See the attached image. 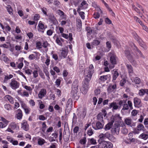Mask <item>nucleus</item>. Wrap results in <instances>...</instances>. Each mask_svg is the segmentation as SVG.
I'll list each match as a JSON object with an SVG mask.
<instances>
[{"label": "nucleus", "mask_w": 148, "mask_h": 148, "mask_svg": "<svg viewBox=\"0 0 148 148\" xmlns=\"http://www.w3.org/2000/svg\"><path fill=\"white\" fill-rule=\"evenodd\" d=\"M94 72V68L92 64L90 65L89 68L85 69L84 70L85 78L83 81L81 88L82 92L84 94H86L87 92L88 88L89 82Z\"/></svg>", "instance_id": "1"}, {"label": "nucleus", "mask_w": 148, "mask_h": 148, "mask_svg": "<svg viewBox=\"0 0 148 148\" xmlns=\"http://www.w3.org/2000/svg\"><path fill=\"white\" fill-rule=\"evenodd\" d=\"M78 83L77 80H75L73 84L71 92V94L73 96H75L77 95L78 87Z\"/></svg>", "instance_id": "2"}, {"label": "nucleus", "mask_w": 148, "mask_h": 148, "mask_svg": "<svg viewBox=\"0 0 148 148\" xmlns=\"http://www.w3.org/2000/svg\"><path fill=\"white\" fill-rule=\"evenodd\" d=\"M129 108L131 110L133 109L132 103V101H128L127 104L125 103L123 104V108L121 111V112L123 113H124L125 112V111L128 110Z\"/></svg>", "instance_id": "3"}, {"label": "nucleus", "mask_w": 148, "mask_h": 148, "mask_svg": "<svg viewBox=\"0 0 148 148\" xmlns=\"http://www.w3.org/2000/svg\"><path fill=\"white\" fill-rule=\"evenodd\" d=\"M19 83L17 81L12 79L9 83V85L10 87L13 90H16L18 88L19 86Z\"/></svg>", "instance_id": "4"}, {"label": "nucleus", "mask_w": 148, "mask_h": 148, "mask_svg": "<svg viewBox=\"0 0 148 148\" xmlns=\"http://www.w3.org/2000/svg\"><path fill=\"white\" fill-rule=\"evenodd\" d=\"M109 56L110 57V60L111 64H116L117 58L115 55L113 51H111L109 54Z\"/></svg>", "instance_id": "5"}, {"label": "nucleus", "mask_w": 148, "mask_h": 148, "mask_svg": "<svg viewBox=\"0 0 148 148\" xmlns=\"http://www.w3.org/2000/svg\"><path fill=\"white\" fill-rule=\"evenodd\" d=\"M125 53L130 62L134 66H136L137 64V63L136 61L134 60L130 52L128 51H126L125 52Z\"/></svg>", "instance_id": "6"}, {"label": "nucleus", "mask_w": 148, "mask_h": 148, "mask_svg": "<svg viewBox=\"0 0 148 148\" xmlns=\"http://www.w3.org/2000/svg\"><path fill=\"white\" fill-rule=\"evenodd\" d=\"M121 121V118L119 114H116L114 116H112L111 118L110 121H113V123L114 122H117L118 123H120Z\"/></svg>", "instance_id": "7"}, {"label": "nucleus", "mask_w": 148, "mask_h": 148, "mask_svg": "<svg viewBox=\"0 0 148 148\" xmlns=\"http://www.w3.org/2000/svg\"><path fill=\"white\" fill-rule=\"evenodd\" d=\"M47 28V26L45 25L42 21L39 22L38 27V31L41 32L43 33L44 30Z\"/></svg>", "instance_id": "8"}, {"label": "nucleus", "mask_w": 148, "mask_h": 148, "mask_svg": "<svg viewBox=\"0 0 148 148\" xmlns=\"http://www.w3.org/2000/svg\"><path fill=\"white\" fill-rule=\"evenodd\" d=\"M120 125L119 124H115L114 127L111 130V132L112 133L118 134L119 133L120 129Z\"/></svg>", "instance_id": "9"}, {"label": "nucleus", "mask_w": 148, "mask_h": 148, "mask_svg": "<svg viewBox=\"0 0 148 148\" xmlns=\"http://www.w3.org/2000/svg\"><path fill=\"white\" fill-rule=\"evenodd\" d=\"M125 122L127 125L131 127L134 126L136 125L135 123L132 122V119L129 117L125 119Z\"/></svg>", "instance_id": "10"}, {"label": "nucleus", "mask_w": 148, "mask_h": 148, "mask_svg": "<svg viewBox=\"0 0 148 148\" xmlns=\"http://www.w3.org/2000/svg\"><path fill=\"white\" fill-rule=\"evenodd\" d=\"M47 93V91L45 89H42L39 91L38 96L39 98L42 99L45 97Z\"/></svg>", "instance_id": "11"}, {"label": "nucleus", "mask_w": 148, "mask_h": 148, "mask_svg": "<svg viewBox=\"0 0 148 148\" xmlns=\"http://www.w3.org/2000/svg\"><path fill=\"white\" fill-rule=\"evenodd\" d=\"M104 125V122H101L100 121H98L96 123V127H93V128L95 130L101 129L103 128Z\"/></svg>", "instance_id": "12"}, {"label": "nucleus", "mask_w": 148, "mask_h": 148, "mask_svg": "<svg viewBox=\"0 0 148 148\" xmlns=\"http://www.w3.org/2000/svg\"><path fill=\"white\" fill-rule=\"evenodd\" d=\"M56 13L59 15L62 19L66 20V15L61 10L59 9L56 11Z\"/></svg>", "instance_id": "13"}, {"label": "nucleus", "mask_w": 148, "mask_h": 148, "mask_svg": "<svg viewBox=\"0 0 148 148\" xmlns=\"http://www.w3.org/2000/svg\"><path fill=\"white\" fill-rule=\"evenodd\" d=\"M126 66L130 77L132 76L134 74L133 67L130 64H126Z\"/></svg>", "instance_id": "14"}, {"label": "nucleus", "mask_w": 148, "mask_h": 148, "mask_svg": "<svg viewBox=\"0 0 148 148\" xmlns=\"http://www.w3.org/2000/svg\"><path fill=\"white\" fill-rule=\"evenodd\" d=\"M21 127L25 131H27L29 129V126L27 122L25 120L23 121L21 124Z\"/></svg>", "instance_id": "15"}, {"label": "nucleus", "mask_w": 148, "mask_h": 148, "mask_svg": "<svg viewBox=\"0 0 148 148\" xmlns=\"http://www.w3.org/2000/svg\"><path fill=\"white\" fill-rule=\"evenodd\" d=\"M35 70L33 72V77L34 78H36L38 76V72H40V69L39 67L35 65Z\"/></svg>", "instance_id": "16"}, {"label": "nucleus", "mask_w": 148, "mask_h": 148, "mask_svg": "<svg viewBox=\"0 0 148 148\" xmlns=\"http://www.w3.org/2000/svg\"><path fill=\"white\" fill-rule=\"evenodd\" d=\"M134 106L136 107H139L141 103V100L138 98L136 97L134 99Z\"/></svg>", "instance_id": "17"}, {"label": "nucleus", "mask_w": 148, "mask_h": 148, "mask_svg": "<svg viewBox=\"0 0 148 148\" xmlns=\"http://www.w3.org/2000/svg\"><path fill=\"white\" fill-rule=\"evenodd\" d=\"M9 127L13 130H17L19 129V127L17 123L14 122L11 123L9 125Z\"/></svg>", "instance_id": "18"}, {"label": "nucleus", "mask_w": 148, "mask_h": 148, "mask_svg": "<svg viewBox=\"0 0 148 148\" xmlns=\"http://www.w3.org/2000/svg\"><path fill=\"white\" fill-rule=\"evenodd\" d=\"M111 78V75H103L100 77V79L103 82H104L107 80H109Z\"/></svg>", "instance_id": "19"}, {"label": "nucleus", "mask_w": 148, "mask_h": 148, "mask_svg": "<svg viewBox=\"0 0 148 148\" xmlns=\"http://www.w3.org/2000/svg\"><path fill=\"white\" fill-rule=\"evenodd\" d=\"M110 136V133L107 132L105 134L101 133L99 135V137L100 139H104L106 138H108Z\"/></svg>", "instance_id": "20"}, {"label": "nucleus", "mask_w": 148, "mask_h": 148, "mask_svg": "<svg viewBox=\"0 0 148 148\" xmlns=\"http://www.w3.org/2000/svg\"><path fill=\"white\" fill-rule=\"evenodd\" d=\"M119 107L117 103L115 102H113L111 103L109 106V108H112V110H116Z\"/></svg>", "instance_id": "21"}, {"label": "nucleus", "mask_w": 148, "mask_h": 148, "mask_svg": "<svg viewBox=\"0 0 148 148\" xmlns=\"http://www.w3.org/2000/svg\"><path fill=\"white\" fill-rule=\"evenodd\" d=\"M5 99L8 100L11 104H13L14 103V99L10 95H6L5 97Z\"/></svg>", "instance_id": "22"}, {"label": "nucleus", "mask_w": 148, "mask_h": 148, "mask_svg": "<svg viewBox=\"0 0 148 148\" xmlns=\"http://www.w3.org/2000/svg\"><path fill=\"white\" fill-rule=\"evenodd\" d=\"M108 141H102L99 142V147L100 148H105L107 144Z\"/></svg>", "instance_id": "23"}, {"label": "nucleus", "mask_w": 148, "mask_h": 148, "mask_svg": "<svg viewBox=\"0 0 148 148\" xmlns=\"http://www.w3.org/2000/svg\"><path fill=\"white\" fill-rule=\"evenodd\" d=\"M17 114L16 115V117L18 119H21L23 116L22 111L21 110L19 109L17 110Z\"/></svg>", "instance_id": "24"}, {"label": "nucleus", "mask_w": 148, "mask_h": 148, "mask_svg": "<svg viewBox=\"0 0 148 148\" xmlns=\"http://www.w3.org/2000/svg\"><path fill=\"white\" fill-rule=\"evenodd\" d=\"M146 93L148 95V89H141L139 90L138 92V94L141 96L144 95Z\"/></svg>", "instance_id": "25"}, {"label": "nucleus", "mask_w": 148, "mask_h": 148, "mask_svg": "<svg viewBox=\"0 0 148 148\" xmlns=\"http://www.w3.org/2000/svg\"><path fill=\"white\" fill-rule=\"evenodd\" d=\"M1 60L4 61L5 63L8 64L10 62L9 58L4 54H3L1 56L0 58Z\"/></svg>", "instance_id": "26"}, {"label": "nucleus", "mask_w": 148, "mask_h": 148, "mask_svg": "<svg viewBox=\"0 0 148 148\" xmlns=\"http://www.w3.org/2000/svg\"><path fill=\"white\" fill-rule=\"evenodd\" d=\"M56 43L59 45L62 46V42L64 41V40L62 38L57 37L56 39Z\"/></svg>", "instance_id": "27"}, {"label": "nucleus", "mask_w": 148, "mask_h": 148, "mask_svg": "<svg viewBox=\"0 0 148 148\" xmlns=\"http://www.w3.org/2000/svg\"><path fill=\"white\" fill-rule=\"evenodd\" d=\"M73 106V102L72 100L71 99H68L66 106V109L68 108L69 110L70 109L72 108Z\"/></svg>", "instance_id": "28"}, {"label": "nucleus", "mask_w": 148, "mask_h": 148, "mask_svg": "<svg viewBox=\"0 0 148 148\" xmlns=\"http://www.w3.org/2000/svg\"><path fill=\"white\" fill-rule=\"evenodd\" d=\"M113 124V121H110L107 124L105 127L104 128V129L105 130L107 131L109 130Z\"/></svg>", "instance_id": "29"}, {"label": "nucleus", "mask_w": 148, "mask_h": 148, "mask_svg": "<svg viewBox=\"0 0 148 148\" xmlns=\"http://www.w3.org/2000/svg\"><path fill=\"white\" fill-rule=\"evenodd\" d=\"M88 4L85 1H83L81 4L79 6L81 9H86L88 7Z\"/></svg>", "instance_id": "30"}, {"label": "nucleus", "mask_w": 148, "mask_h": 148, "mask_svg": "<svg viewBox=\"0 0 148 148\" xmlns=\"http://www.w3.org/2000/svg\"><path fill=\"white\" fill-rule=\"evenodd\" d=\"M6 8L9 14L10 15H12L13 13V10L12 7L9 5H8Z\"/></svg>", "instance_id": "31"}, {"label": "nucleus", "mask_w": 148, "mask_h": 148, "mask_svg": "<svg viewBox=\"0 0 148 148\" xmlns=\"http://www.w3.org/2000/svg\"><path fill=\"white\" fill-rule=\"evenodd\" d=\"M92 6L95 8L97 11L99 12L100 13H102V12L99 6H98L95 3H92Z\"/></svg>", "instance_id": "32"}, {"label": "nucleus", "mask_w": 148, "mask_h": 148, "mask_svg": "<svg viewBox=\"0 0 148 148\" xmlns=\"http://www.w3.org/2000/svg\"><path fill=\"white\" fill-rule=\"evenodd\" d=\"M13 77V75L11 74L5 75L4 77L3 82L6 83H7L8 80L12 78Z\"/></svg>", "instance_id": "33"}, {"label": "nucleus", "mask_w": 148, "mask_h": 148, "mask_svg": "<svg viewBox=\"0 0 148 148\" xmlns=\"http://www.w3.org/2000/svg\"><path fill=\"white\" fill-rule=\"evenodd\" d=\"M130 79L132 82H134L136 84H139L140 82V80L138 77H136L134 79L132 77H130Z\"/></svg>", "instance_id": "34"}, {"label": "nucleus", "mask_w": 148, "mask_h": 148, "mask_svg": "<svg viewBox=\"0 0 148 148\" xmlns=\"http://www.w3.org/2000/svg\"><path fill=\"white\" fill-rule=\"evenodd\" d=\"M22 86L26 90L29 92L30 94H31L32 89L31 87L29 86H27L23 84H22Z\"/></svg>", "instance_id": "35"}, {"label": "nucleus", "mask_w": 148, "mask_h": 148, "mask_svg": "<svg viewBox=\"0 0 148 148\" xmlns=\"http://www.w3.org/2000/svg\"><path fill=\"white\" fill-rule=\"evenodd\" d=\"M139 138L146 140L148 138V135L147 134L143 133L140 135Z\"/></svg>", "instance_id": "36"}, {"label": "nucleus", "mask_w": 148, "mask_h": 148, "mask_svg": "<svg viewBox=\"0 0 148 148\" xmlns=\"http://www.w3.org/2000/svg\"><path fill=\"white\" fill-rule=\"evenodd\" d=\"M103 114L102 113H100L98 114L97 116L98 121L103 122Z\"/></svg>", "instance_id": "37"}, {"label": "nucleus", "mask_w": 148, "mask_h": 148, "mask_svg": "<svg viewBox=\"0 0 148 148\" xmlns=\"http://www.w3.org/2000/svg\"><path fill=\"white\" fill-rule=\"evenodd\" d=\"M67 52L65 50H62L61 53L60 55V57L62 58H65L67 56Z\"/></svg>", "instance_id": "38"}, {"label": "nucleus", "mask_w": 148, "mask_h": 148, "mask_svg": "<svg viewBox=\"0 0 148 148\" xmlns=\"http://www.w3.org/2000/svg\"><path fill=\"white\" fill-rule=\"evenodd\" d=\"M18 101L21 105L22 108H24L27 107V106L24 101L21 99H18Z\"/></svg>", "instance_id": "39"}, {"label": "nucleus", "mask_w": 148, "mask_h": 148, "mask_svg": "<svg viewBox=\"0 0 148 148\" xmlns=\"http://www.w3.org/2000/svg\"><path fill=\"white\" fill-rule=\"evenodd\" d=\"M38 144L40 145H42L45 143V140L43 139L42 138H40L38 139Z\"/></svg>", "instance_id": "40"}, {"label": "nucleus", "mask_w": 148, "mask_h": 148, "mask_svg": "<svg viewBox=\"0 0 148 148\" xmlns=\"http://www.w3.org/2000/svg\"><path fill=\"white\" fill-rule=\"evenodd\" d=\"M2 143L3 144V148H8V144H9V143L7 141L5 140H3L2 141Z\"/></svg>", "instance_id": "41"}, {"label": "nucleus", "mask_w": 148, "mask_h": 148, "mask_svg": "<svg viewBox=\"0 0 148 148\" xmlns=\"http://www.w3.org/2000/svg\"><path fill=\"white\" fill-rule=\"evenodd\" d=\"M38 105L39 106V108L40 109H42L45 107V106L43 104L42 101L40 100H38Z\"/></svg>", "instance_id": "42"}, {"label": "nucleus", "mask_w": 148, "mask_h": 148, "mask_svg": "<svg viewBox=\"0 0 148 148\" xmlns=\"http://www.w3.org/2000/svg\"><path fill=\"white\" fill-rule=\"evenodd\" d=\"M100 43V42L97 40H94L91 43V45L93 46H97L99 45Z\"/></svg>", "instance_id": "43"}, {"label": "nucleus", "mask_w": 148, "mask_h": 148, "mask_svg": "<svg viewBox=\"0 0 148 148\" xmlns=\"http://www.w3.org/2000/svg\"><path fill=\"white\" fill-rule=\"evenodd\" d=\"M136 9L137 10V11H136L137 13H139V16L142 18V19L144 20L145 21H146L147 20L148 21V17L147 16V17H145L144 16H142V14H141L139 12V10L137 8H136Z\"/></svg>", "instance_id": "44"}, {"label": "nucleus", "mask_w": 148, "mask_h": 148, "mask_svg": "<svg viewBox=\"0 0 148 148\" xmlns=\"http://www.w3.org/2000/svg\"><path fill=\"white\" fill-rule=\"evenodd\" d=\"M119 75V74L118 72L116 71H115L113 75V80H115Z\"/></svg>", "instance_id": "45"}, {"label": "nucleus", "mask_w": 148, "mask_h": 148, "mask_svg": "<svg viewBox=\"0 0 148 148\" xmlns=\"http://www.w3.org/2000/svg\"><path fill=\"white\" fill-rule=\"evenodd\" d=\"M102 13L98 11L97 12H95L93 15V17L95 19L98 18L100 16V14Z\"/></svg>", "instance_id": "46"}, {"label": "nucleus", "mask_w": 148, "mask_h": 148, "mask_svg": "<svg viewBox=\"0 0 148 148\" xmlns=\"http://www.w3.org/2000/svg\"><path fill=\"white\" fill-rule=\"evenodd\" d=\"M0 121H2L3 122V123L7 125H8L9 123V121L7 120L5 118L2 117H0Z\"/></svg>", "instance_id": "47"}, {"label": "nucleus", "mask_w": 148, "mask_h": 148, "mask_svg": "<svg viewBox=\"0 0 148 148\" xmlns=\"http://www.w3.org/2000/svg\"><path fill=\"white\" fill-rule=\"evenodd\" d=\"M86 114V112L84 110H83L82 113L81 114V115H79V114H78V116H79V118L81 119H84L85 117Z\"/></svg>", "instance_id": "48"}, {"label": "nucleus", "mask_w": 148, "mask_h": 148, "mask_svg": "<svg viewBox=\"0 0 148 148\" xmlns=\"http://www.w3.org/2000/svg\"><path fill=\"white\" fill-rule=\"evenodd\" d=\"M92 33V31L91 30L89 29L88 30L87 32V36L88 38H89L90 40L91 38L93 37L92 36H90L91 34Z\"/></svg>", "instance_id": "49"}, {"label": "nucleus", "mask_w": 148, "mask_h": 148, "mask_svg": "<svg viewBox=\"0 0 148 148\" xmlns=\"http://www.w3.org/2000/svg\"><path fill=\"white\" fill-rule=\"evenodd\" d=\"M55 104L54 103H51L49 105L48 108V110L50 112H53L54 111L53 107L52 105H53Z\"/></svg>", "instance_id": "50"}, {"label": "nucleus", "mask_w": 148, "mask_h": 148, "mask_svg": "<svg viewBox=\"0 0 148 148\" xmlns=\"http://www.w3.org/2000/svg\"><path fill=\"white\" fill-rule=\"evenodd\" d=\"M137 128L138 129V130L140 131L143 130L144 127L143 124H140L137 125Z\"/></svg>", "instance_id": "51"}, {"label": "nucleus", "mask_w": 148, "mask_h": 148, "mask_svg": "<svg viewBox=\"0 0 148 148\" xmlns=\"http://www.w3.org/2000/svg\"><path fill=\"white\" fill-rule=\"evenodd\" d=\"M4 108L8 110H10L11 109V106L8 104H6L5 105Z\"/></svg>", "instance_id": "52"}, {"label": "nucleus", "mask_w": 148, "mask_h": 148, "mask_svg": "<svg viewBox=\"0 0 148 148\" xmlns=\"http://www.w3.org/2000/svg\"><path fill=\"white\" fill-rule=\"evenodd\" d=\"M21 96L22 97H28L29 96V92L25 90L22 92Z\"/></svg>", "instance_id": "53"}, {"label": "nucleus", "mask_w": 148, "mask_h": 148, "mask_svg": "<svg viewBox=\"0 0 148 148\" xmlns=\"http://www.w3.org/2000/svg\"><path fill=\"white\" fill-rule=\"evenodd\" d=\"M140 24L142 26L143 29L146 32H148V28L147 27L144 25L143 23L142 22H140Z\"/></svg>", "instance_id": "54"}, {"label": "nucleus", "mask_w": 148, "mask_h": 148, "mask_svg": "<svg viewBox=\"0 0 148 148\" xmlns=\"http://www.w3.org/2000/svg\"><path fill=\"white\" fill-rule=\"evenodd\" d=\"M36 47L37 49H40L42 47V45L41 42L40 41L37 42L36 43Z\"/></svg>", "instance_id": "55"}, {"label": "nucleus", "mask_w": 148, "mask_h": 148, "mask_svg": "<svg viewBox=\"0 0 148 148\" xmlns=\"http://www.w3.org/2000/svg\"><path fill=\"white\" fill-rule=\"evenodd\" d=\"M90 143L91 144L93 145H95L96 144L97 142L96 140L94 139V138H92L89 139Z\"/></svg>", "instance_id": "56"}, {"label": "nucleus", "mask_w": 148, "mask_h": 148, "mask_svg": "<svg viewBox=\"0 0 148 148\" xmlns=\"http://www.w3.org/2000/svg\"><path fill=\"white\" fill-rule=\"evenodd\" d=\"M134 47H135V48L136 49V52L137 53V56H141L142 54L141 52L137 49L136 47L135 46H134Z\"/></svg>", "instance_id": "57"}, {"label": "nucleus", "mask_w": 148, "mask_h": 148, "mask_svg": "<svg viewBox=\"0 0 148 148\" xmlns=\"http://www.w3.org/2000/svg\"><path fill=\"white\" fill-rule=\"evenodd\" d=\"M41 9L43 13L45 15L47 16V8L45 7H43L42 8H41Z\"/></svg>", "instance_id": "58"}, {"label": "nucleus", "mask_w": 148, "mask_h": 148, "mask_svg": "<svg viewBox=\"0 0 148 148\" xmlns=\"http://www.w3.org/2000/svg\"><path fill=\"white\" fill-rule=\"evenodd\" d=\"M40 18V16L39 14H35L34 16V20L35 21H38Z\"/></svg>", "instance_id": "59"}, {"label": "nucleus", "mask_w": 148, "mask_h": 148, "mask_svg": "<svg viewBox=\"0 0 148 148\" xmlns=\"http://www.w3.org/2000/svg\"><path fill=\"white\" fill-rule=\"evenodd\" d=\"M106 148H113V145L110 142L108 141V143L106 147Z\"/></svg>", "instance_id": "60"}, {"label": "nucleus", "mask_w": 148, "mask_h": 148, "mask_svg": "<svg viewBox=\"0 0 148 148\" xmlns=\"http://www.w3.org/2000/svg\"><path fill=\"white\" fill-rule=\"evenodd\" d=\"M46 127L47 125L45 123V122H43L42 124V130L43 132H45Z\"/></svg>", "instance_id": "61"}, {"label": "nucleus", "mask_w": 148, "mask_h": 148, "mask_svg": "<svg viewBox=\"0 0 148 148\" xmlns=\"http://www.w3.org/2000/svg\"><path fill=\"white\" fill-rule=\"evenodd\" d=\"M53 52L51 53V54L52 55V58L55 60H56L58 59V56L56 54L53 53Z\"/></svg>", "instance_id": "62"}, {"label": "nucleus", "mask_w": 148, "mask_h": 148, "mask_svg": "<svg viewBox=\"0 0 148 148\" xmlns=\"http://www.w3.org/2000/svg\"><path fill=\"white\" fill-rule=\"evenodd\" d=\"M20 106V105L19 103L18 102H16L15 103L14 106V109H17Z\"/></svg>", "instance_id": "63"}, {"label": "nucleus", "mask_w": 148, "mask_h": 148, "mask_svg": "<svg viewBox=\"0 0 148 148\" xmlns=\"http://www.w3.org/2000/svg\"><path fill=\"white\" fill-rule=\"evenodd\" d=\"M144 123L145 127L148 129V119H145Z\"/></svg>", "instance_id": "64"}]
</instances>
